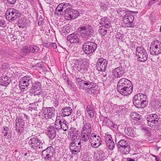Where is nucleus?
<instances>
[{
    "instance_id": "f257e3e1",
    "label": "nucleus",
    "mask_w": 161,
    "mask_h": 161,
    "mask_svg": "<svg viewBox=\"0 0 161 161\" xmlns=\"http://www.w3.org/2000/svg\"><path fill=\"white\" fill-rule=\"evenodd\" d=\"M133 87L131 82L126 78H122L117 83L118 91L123 95L127 96L130 94L133 91Z\"/></svg>"
},
{
    "instance_id": "f03ea898",
    "label": "nucleus",
    "mask_w": 161,
    "mask_h": 161,
    "mask_svg": "<svg viewBox=\"0 0 161 161\" xmlns=\"http://www.w3.org/2000/svg\"><path fill=\"white\" fill-rule=\"evenodd\" d=\"M29 118L26 114H20L19 116H17L15 121V128L16 132L19 135L23 134L25 122H29Z\"/></svg>"
},
{
    "instance_id": "7ed1b4c3",
    "label": "nucleus",
    "mask_w": 161,
    "mask_h": 161,
    "mask_svg": "<svg viewBox=\"0 0 161 161\" xmlns=\"http://www.w3.org/2000/svg\"><path fill=\"white\" fill-rule=\"evenodd\" d=\"M133 103L136 107L143 108L147 104V96L142 93L137 94L134 96Z\"/></svg>"
},
{
    "instance_id": "20e7f679",
    "label": "nucleus",
    "mask_w": 161,
    "mask_h": 161,
    "mask_svg": "<svg viewBox=\"0 0 161 161\" xmlns=\"http://www.w3.org/2000/svg\"><path fill=\"white\" fill-rule=\"evenodd\" d=\"M28 143L29 147L36 151L38 149H42L45 145L43 140H40L36 136L31 138L29 140Z\"/></svg>"
},
{
    "instance_id": "39448f33",
    "label": "nucleus",
    "mask_w": 161,
    "mask_h": 161,
    "mask_svg": "<svg viewBox=\"0 0 161 161\" xmlns=\"http://www.w3.org/2000/svg\"><path fill=\"white\" fill-rule=\"evenodd\" d=\"M80 32L82 36L89 39L93 34L94 31L92 26L89 25H84L79 28Z\"/></svg>"
},
{
    "instance_id": "423d86ee",
    "label": "nucleus",
    "mask_w": 161,
    "mask_h": 161,
    "mask_svg": "<svg viewBox=\"0 0 161 161\" xmlns=\"http://www.w3.org/2000/svg\"><path fill=\"white\" fill-rule=\"evenodd\" d=\"M136 55L137 59L141 62H144L148 58V54L143 46L137 47L136 48Z\"/></svg>"
},
{
    "instance_id": "0eeeda50",
    "label": "nucleus",
    "mask_w": 161,
    "mask_h": 161,
    "mask_svg": "<svg viewBox=\"0 0 161 161\" xmlns=\"http://www.w3.org/2000/svg\"><path fill=\"white\" fill-rule=\"evenodd\" d=\"M97 47L96 43L87 41L85 42L82 46V50L86 54H89L94 52Z\"/></svg>"
},
{
    "instance_id": "6e6552de",
    "label": "nucleus",
    "mask_w": 161,
    "mask_h": 161,
    "mask_svg": "<svg viewBox=\"0 0 161 161\" xmlns=\"http://www.w3.org/2000/svg\"><path fill=\"white\" fill-rule=\"evenodd\" d=\"M125 73V66L124 64H121L113 70L112 75L115 78H119L122 77Z\"/></svg>"
},
{
    "instance_id": "1a4fd4ad",
    "label": "nucleus",
    "mask_w": 161,
    "mask_h": 161,
    "mask_svg": "<svg viewBox=\"0 0 161 161\" xmlns=\"http://www.w3.org/2000/svg\"><path fill=\"white\" fill-rule=\"evenodd\" d=\"M20 15L19 11L13 8L8 9L6 13V19L10 21L15 20Z\"/></svg>"
},
{
    "instance_id": "9d476101",
    "label": "nucleus",
    "mask_w": 161,
    "mask_h": 161,
    "mask_svg": "<svg viewBox=\"0 0 161 161\" xmlns=\"http://www.w3.org/2000/svg\"><path fill=\"white\" fill-rule=\"evenodd\" d=\"M43 116L46 119H51L55 116L56 111L53 107H43L42 109Z\"/></svg>"
},
{
    "instance_id": "9b49d317",
    "label": "nucleus",
    "mask_w": 161,
    "mask_h": 161,
    "mask_svg": "<svg viewBox=\"0 0 161 161\" xmlns=\"http://www.w3.org/2000/svg\"><path fill=\"white\" fill-rule=\"evenodd\" d=\"M32 78L31 76H25L20 79L19 81V86L20 89L22 90L25 89L32 83Z\"/></svg>"
},
{
    "instance_id": "f8f14e48",
    "label": "nucleus",
    "mask_w": 161,
    "mask_h": 161,
    "mask_svg": "<svg viewBox=\"0 0 161 161\" xmlns=\"http://www.w3.org/2000/svg\"><path fill=\"white\" fill-rule=\"evenodd\" d=\"M65 15L70 20L74 19L77 18L79 15V12L77 10L71 8H69L64 10Z\"/></svg>"
},
{
    "instance_id": "ddd939ff",
    "label": "nucleus",
    "mask_w": 161,
    "mask_h": 161,
    "mask_svg": "<svg viewBox=\"0 0 161 161\" xmlns=\"http://www.w3.org/2000/svg\"><path fill=\"white\" fill-rule=\"evenodd\" d=\"M134 15L130 12H128L123 18V21L125 25L128 27H133L134 26L133 20Z\"/></svg>"
},
{
    "instance_id": "4468645a",
    "label": "nucleus",
    "mask_w": 161,
    "mask_h": 161,
    "mask_svg": "<svg viewBox=\"0 0 161 161\" xmlns=\"http://www.w3.org/2000/svg\"><path fill=\"white\" fill-rule=\"evenodd\" d=\"M89 59L80 58V63L78 68L79 71L83 74L87 71L89 67Z\"/></svg>"
},
{
    "instance_id": "2eb2a0df",
    "label": "nucleus",
    "mask_w": 161,
    "mask_h": 161,
    "mask_svg": "<svg viewBox=\"0 0 161 161\" xmlns=\"http://www.w3.org/2000/svg\"><path fill=\"white\" fill-rule=\"evenodd\" d=\"M76 141H72L69 144V149L72 153L74 154H76L79 153L81 148V142L76 143Z\"/></svg>"
},
{
    "instance_id": "dca6fc26",
    "label": "nucleus",
    "mask_w": 161,
    "mask_h": 161,
    "mask_svg": "<svg viewBox=\"0 0 161 161\" xmlns=\"http://www.w3.org/2000/svg\"><path fill=\"white\" fill-rule=\"evenodd\" d=\"M108 61L103 58H98L96 64L97 69L99 71H104L107 67Z\"/></svg>"
},
{
    "instance_id": "f3484780",
    "label": "nucleus",
    "mask_w": 161,
    "mask_h": 161,
    "mask_svg": "<svg viewBox=\"0 0 161 161\" xmlns=\"http://www.w3.org/2000/svg\"><path fill=\"white\" fill-rule=\"evenodd\" d=\"M90 138L91 140V144L92 147L97 148L101 144L100 142H102V141L101 138L99 136L97 137L96 135L94 133L92 134Z\"/></svg>"
},
{
    "instance_id": "a211bd4d",
    "label": "nucleus",
    "mask_w": 161,
    "mask_h": 161,
    "mask_svg": "<svg viewBox=\"0 0 161 161\" xmlns=\"http://www.w3.org/2000/svg\"><path fill=\"white\" fill-rule=\"evenodd\" d=\"M67 39L71 44H76L79 42V39L76 33H73L67 36Z\"/></svg>"
},
{
    "instance_id": "6ab92c4d",
    "label": "nucleus",
    "mask_w": 161,
    "mask_h": 161,
    "mask_svg": "<svg viewBox=\"0 0 161 161\" xmlns=\"http://www.w3.org/2000/svg\"><path fill=\"white\" fill-rule=\"evenodd\" d=\"M46 130L47 134L49 139H53L55 138L56 132L53 126H50L48 127Z\"/></svg>"
},
{
    "instance_id": "aec40b11",
    "label": "nucleus",
    "mask_w": 161,
    "mask_h": 161,
    "mask_svg": "<svg viewBox=\"0 0 161 161\" xmlns=\"http://www.w3.org/2000/svg\"><path fill=\"white\" fill-rule=\"evenodd\" d=\"M73 112L72 108L69 107L63 108L61 110V115L63 117L70 115Z\"/></svg>"
},
{
    "instance_id": "412c9836",
    "label": "nucleus",
    "mask_w": 161,
    "mask_h": 161,
    "mask_svg": "<svg viewBox=\"0 0 161 161\" xmlns=\"http://www.w3.org/2000/svg\"><path fill=\"white\" fill-rule=\"evenodd\" d=\"M79 131L77 129L71 127L69 131V134L71 137L78 139L79 138Z\"/></svg>"
},
{
    "instance_id": "4be33fe9",
    "label": "nucleus",
    "mask_w": 161,
    "mask_h": 161,
    "mask_svg": "<svg viewBox=\"0 0 161 161\" xmlns=\"http://www.w3.org/2000/svg\"><path fill=\"white\" fill-rule=\"evenodd\" d=\"M8 74L4 76L1 77L0 80V83L1 85L6 86L8 85L11 82V77L8 76Z\"/></svg>"
},
{
    "instance_id": "5701e85b",
    "label": "nucleus",
    "mask_w": 161,
    "mask_h": 161,
    "mask_svg": "<svg viewBox=\"0 0 161 161\" xmlns=\"http://www.w3.org/2000/svg\"><path fill=\"white\" fill-rule=\"evenodd\" d=\"M91 131L82 129L81 131V139L83 141H86L90 137Z\"/></svg>"
},
{
    "instance_id": "b1692460",
    "label": "nucleus",
    "mask_w": 161,
    "mask_h": 161,
    "mask_svg": "<svg viewBox=\"0 0 161 161\" xmlns=\"http://www.w3.org/2000/svg\"><path fill=\"white\" fill-rule=\"evenodd\" d=\"M75 82L80 89H86V88L84 87V85L86 82L81 79V78L80 76L77 75L75 78Z\"/></svg>"
},
{
    "instance_id": "393cba45",
    "label": "nucleus",
    "mask_w": 161,
    "mask_h": 161,
    "mask_svg": "<svg viewBox=\"0 0 161 161\" xmlns=\"http://www.w3.org/2000/svg\"><path fill=\"white\" fill-rule=\"evenodd\" d=\"M150 116H147V121L148 125L151 127H154L155 126H157L159 124L160 122V120L153 119L152 120Z\"/></svg>"
},
{
    "instance_id": "a878e982",
    "label": "nucleus",
    "mask_w": 161,
    "mask_h": 161,
    "mask_svg": "<svg viewBox=\"0 0 161 161\" xmlns=\"http://www.w3.org/2000/svg\"><path fill=\"white\" fill-rule=\"evenodd\" d=\"M111 21L110 19L107 17H104L100 19V24L102 26L106 28H109L111 25Z\"/></svg>"
},
{
    "instance_id": "bb28decb",
    "label": "nucleus",
    "mask_w": 161,
    "mask_h": 161,
    "mask_svg": "<svg viewBox=\"0 0 161 161\" xmlns=\"http://www.w3.org/2000/svg\"><path fill=\"white\" fill-rule=\"evenodd\" d=\"M153 47V48L161 50V42L158 40L153 41L151 43L150 47Z\"/></svg>"
},
{
    "instance_id": "cd10ccee",
    "label": "nucleus",
    "mask_w": 161,
    "mask_h": 161,
    "mask_svg": "<svg viewBox=\"0 0 161 161\" xmlns=\"http://www.w3.org/2000/svg\"><path fill=\"white\" fill-rule=\"evenodd\" d=\"M125 133L128 136L131 137L134 136L135 131L134 129L131 127H126L125 130Z\"/></svg>"
},
{
    "instance_id": "c85d7f7f",
    "label": "nucleus",
    "mask_w": 161,
    "mask_h": 161,
    "mask_svg": "<svg viewBox=\"0 0 161 161\" xmlns=\"http://www.w3.org/2000/svg\"><path fill=\"white\" fill-rule=\"evenodd\" d=\"M129 145L128 142L125 139H121L117 143L118 149L125 147L126 145Z\"/></svg>"
},
{
    "instance_id": "c756f323",
    "label": "nucleus",
    "mask_w": 161,
    "mask_h": 161,
    "mask_svg": "<svg viewBox=\"0 0 161 161\" xmlns=\"http://www.w3.org/2000/svg\"><path fill=\"white\" fill-rule=\"evenodd\" d=\"M149 52L150 54L153 56H157L161 53V50L150 47Z\"/></svg>"
},
{
    "instance_id": "7c9ffc66",
    "label": "nucleus",
    "mask_w": 161,
    "mask_h": 161,
    "mask_svg": "<svg viewBox=\"0 0 161 161\" xmlns=\"http://www.w3.org/2000/svg\"><path fill=\"white\" fill-rule=\"evenodd\" d=\"M130 148L129 145H127L121 148L120 149H118L120 152L123 154H127L130 152Z\"/></svg>"
},
{
    "instance_id": "2f4dec72",
    "label": "nucleus",
    "mask_w": 161,
    "mask_h": 161,
    "mask_svg": "<svg viewBox=\"0 0 161 161\" xmlns=\"http://www.w3.org/2000/svg\"><path fill=\"white\" fill-rule=\"evenodd\" d=\"M40 90L41 89H38L36 88L34 89L33 88L31 87V89L30 91V93L31 96H38L40 95L41 93V91Z\"/></svg>"
},
{
    "instance_id": "473e14b6",
    "label": "nucleus",
    "mask_w": 161,
    "mask_h": 161,
    "mask_svg": "<svg viewBox=\"0 0 161 161\" xmlns=\"http://www.w3.org/2000/svg\"><path fill=\"white\" fill-rule=\"evenodd\" d=\"M131 119L136 121H138L141 119V116L136 112H133L130 114Z\"/></svg>"
},
{
    "instance_id": "72a5a7b5",
    "label": "nucleus",
    "mask_w": 161,
    "mask_h": 161,
    "mask_svg": "<svg viewBox=\"0 0 161 161\" xmlns=\"http://www.w3.org/2000/svg\"><path fill=\"white\" fill-rule=\"evenodd\" d=\"M42 158L44 159L45 160H50L53 158L52 156L50 154L47 153H46V151L45 150H43L42 151Z\"/></svg>"
},
{
    "instance_id": "f704fd0d",
    "label": "nucleus",
    "mask_w": 161,
    "mask_h": 161,
    "mask_svg": "<svg viewBox=\"0 0 161 161\" xmlns=\"http://www.w3.org/2000/svg\"><path fill=\"white\" fill-rule=\"evenodd\" d=\"M92 86L90 87H92V88H95L96 86H97V84L96 83H94L93 81H86V82L85 83L84 85V87H86V89H82L84 90H86L87 89L88 86Z\"/></svg>"
},
{
    "instance_id": "c9c22d12",
    "label": "nucleus",
    "mask_w": 161,
    "mask_h": 161,
    "mask_svg": "<svg viewBox=\"0 0 161 161\" xmlns=\"http://www.w3.org/2000/svg\"><path fill=\"white\" fill-rule=\"evenodd\" d=\"M109 28L103 26L100 27L99 29V34L102 36H105L107 34V30Z\"/></svg>"
},
{
    "instance_id": "e433bc0d",
    "label": "nucleus",
    "mask_w": 161,
    "mask_h": 161,
    "mask_svg": "<svg viewBox=\"0 0 161 161\" xmlns=\"http://www.w3.org/2000/svg\"><path fill=\"white\" fill-rule=\"evenodd\" d=\"M117 13L120 16L123 17L128 12L125 8H120L117 10Z\"/></svg>"
},
{
    "instance_id": "4c0bfd02",
    "label": "nucleus",
    "mask_w": 161,
    "mask_h": 161,
    "mask_svg": "<svg viewBox=\"0 0 161 161\" xmlns=\"http://www.w3.org/2000/svg\"><path fill=\"white\" fill-rule=\"evenodd\" d=\"M2 130H3L2 134H3V136L6 137L8 136V137L9 136H10V137H11V136L9 135V128L8 127L4 126Z\"/></svg>"
},
{
    "instance_id": "58836bf2",
    "label": "nucleus",
    "mask_w": 161,
    "mask_h": 161,
    "mask_svg": "<svg viewBox=\"0 0 161 161\" xmlns=\"http://www.w3.org/2000/svg\"><path fill=\"white\" fill-rule=\"evenodd\" d=\"M32 86L31 88H36L38 89H41L42 88V86L41 83L38 81H34L33 82H32Z\"/></svg>"
},
{
    "instance_id": "ea45409f",
    "label": "nucleus",
    "mask_w": 161,
    "mask_h": 161,
    "mask_svg": "<svg viewBox=\"0 0 161 161\" xmlns=\"http://www.w3.org/2000/svg\"><path fill=\"white\" fill-rule=\"evenodd\" d=\"M64 8L58 5L55 9V13L56 14L62 15L63 14Z\"/></svg>"
},
{
    "instance_id": "a19ab883",
    "label": "nucleus",
    "mask_w": 161,
    "mask_h": 161,
    "mask_svg": "<svg viewBox=\"0 0 161 161\" xmlns=\"http://www.w3.org/2000/svg\"><path fill=\"white\" fill-rule=\"evenodd\" d=\"M103 123L104 125L108 127L110 126L112 123V121L107 117L103 116Z\"/></svg>"
},
{
    "instance_id": "79ce46f5",
    "label": "nucleus",
    "mask_w": 161,
    "mask_h": 161,
    "mask_svg": "<svg viewBox=\"0 0 161 161\" xmlns=\"http://www.w3.org/2000/svg\"><path fill=\"white\" fill-rule=\"evenodd\" d=\"M46 151L47 153L50 154L52 156H53V153L55 152L54 148L52 146L48 147L46 149L43 150Z\"/></svg>"
},
{
    "instance_id": "37998d69",
    "label": "nucleus",
    "mask_w": 161,
    "mask_h": 161,
    "mask_svg": "<svg viewBox=\"0 0 161 161\" xmlns=\"http://www.w3.org/2000/svg\"><path fill=\"white\" fill-rule=\"evenodd\" d=\"M106 143L108 149L111 150H113L115 147V144L113 141Z\"/></svg>"
},
{
    "instance_id": "c03bdc74",
    "label": "nucleus",
    "mask_w": 161,
    "mask_h": 161,
    "mask_svg": "<svg viewBox=\"0 0 161 161\" xmlns=\"http://www.w3.org/2000/svg\"><path fill=\"white\" fill-rule=\"evenodd\" d=\"M39 49V47L36 46L30 45V53H37Z\"/></svg>"
},
{
    "instance_id": "a18cd8bd",
    "label": "nucleus",
    "mask_w": 161,
    "mask_h": 161,
    "mask_svg": "<svg viewBox=\"0 0 161 161\" xmlns=\"http://www.w3.org/2000/svg\"><path fill=\"white\" fill-rule=\"evenodd\" d=\"M104 138L106 143H107L108 142H109L113 141L111 135L110 134L108 133L105 134Z\"/></svg>"
},
{
    "instance_id": "49530a36",
    "label": "nucleus",
    "mask_w": 161,
    "mask_h": 161,
    "mask_svg": "<svg viewBox=\"0 0 161 161\" xmlns=\"http://www.w3.org/2000/svg\"><path fill=\"white\" fill-rule=\"evenodd\" d=\"M80 118H82L83 119H84V117L83 115H81L80 111L78 110L76 112V113L74 115V120H76Z\"/></svg>"
},
{
    "instance_id": "de8ad7c7",
    "label": "nucleus",
    "mask_w": 161,
    "mask_h": 161,
    "mask_svg": "<svg viewBox=\"0 0 161 161\" xmlns=\"http://www.w3.org/2000/svg\"><path fill=\"white\" fill-rule=\"evenodd\" d=\"M66 123L67 122L65 120L62 121L61 125V129L63 130L64 131H67L68 130V127Z\"/></svg>"
},
{
    "instance_id": "09e8293b",
    "label": "nucleus",
    "mask_w": 161,
    "mask_h": 161,
    "mask_svg": "<svg viewBox=\"0 0 161 161\" xmlns=\"http://www.w3.org/2000/svg\"><path fill=\"white\" fill-rule=\"evenodd\" d=\"M151 130L150 128L146 126L143 127L141 128V130L142 131H144L146 134L149 135H151Z\"/></svg>"
},
{
    "instance_id": "8fccbe9b",
    "label": "nucleus",
    "mask_w": 161,
    "mask_h": 161,
    "mask_svg": "<svg viewBox=\"0 0 161 161\" xmlns=\"http://www.w3.org/2000/svg\"><path fill=\"white\" fill-rule=\"evenodd\" d=\"M43 123L42 122H39L35 125V127L38 130H40L42 129Z\"/></svg>"
},
{
    "instance_id": "3c124183",
    "label": "nucleus",
    "mask_w": 161,
    "mask_h": 161,
    "mask_svg": "<svg viewBox=\"0 0 161 161\" xmlns=\"http://www.w3.org/2000/svg\"><path fill=\"white\" fill-rule=\"evenodd\" d=\"M36 67L37 69H41L43 70L45 69V67L42 62H39L36 64Z\"/></svg>"
},
{
    "instance_id": "603ef678",
    "label": "nucleus",
    "mask_w": 161,
    "mask_h": 161,
    "mask_svg": "<svg viewBox=\"0 0 161 161\" xmlns=\"http://www.w3.org/2000/svg\"><path fill=\"white\" fill-rule=\"evenodd\" d=\"M87 93L88 94H95L96 92V89L94 88H92V87L88 88V87H87Z\"/></svg>"
},
{
    "instance_id": "864d4df0",
    "label": "nucleus",
    "mask_w": 161,
    "mask_h": 161,
    "mask_svg": "<svg viewBox=\"0 0 161 161\" xmlns=\"http://www.w3.org/2000/svg\"><path fill=\"white\" fill-rule=\"evenodd\" d=\"M30 45L26 46L23 47L22 49L23 52L26 53H30Z\"/></svg>"
},
{
    "instance_id": "5fc2aeb1",
    "label": "nucleus",
    "mask_w": 161,
    "mask_h": 161,
    "mask_svg": "<svg viewBox=\"0 0 161 161\" xmlns=\"http://www.w3.org/2000/svg\"><path fill=\"white\" fill-rule=\"evenodd\" d=\"M1 68L4 71L6 70L9 67L8 64L6 63L1 62Z\"/></svg>"
},
{
    "instance_id": "6e6d98bb",
    "label": "nucleus",
    "mask_w": 161,
    "mask_h": 161,
    "mask_svg": "<svg viewBox=\"0 0 161 161\" xmlns=\"http://www.w3.org/2000/svg\"><path fill=\"white\" fill-rule=\"evenodd\" d=\"M72 62H73V64H75L76 66H77L78 68L79 67L80 63V58L79 59H71Z\"/></svg>"
},
{
    "instance_id": "4d7b16f0",
    "label": "nucleus",
    "mask_w": 161,
    "mask_h": 161,
    "mask_svg": "<svg viewBox=\"0 0 161 161\" xmlns=\"http://www.w3.org/2000/svg\"><path fill=\"white\" fill-rule=\"evenodd\" d=\"M82 129L92 131L91 125L89 123H87L84 125Z\"/></svg>"
},
{
    "instance_id": "13d9d810",
    "label": "nucleus",
    "mask_w": 161,
    "mask_h": 161,
    "mask_svg": "<svg viewBox=\"0 0 161 161\" xmlns=\"http://www.w3.org/2000/svg\"><path fill=\"white\" fill-rule=\"evenodd\" d=\"M148 116H150L151 117V118H152V120L153 119H158L159 120L160 117L157 114H151L150 115H148Z\"/></svg>"
},
{
    "instance_id": "bf43d9fd",
    "label": "nucleus",
    "mask_w": 161,
    "mask_h": 161,
    "mask_svg": "<svg viewBox=\"0 0 161 161\" xmlns=\"http://www.w3.org/2000/svg\"><path fill=\"white\" fill-rule=\"evenodd\" d=\"M154 106L156 108H158L161 107V103L158 100H157L155 102Z\"/></svg>"
},
{
    "instance_id": "052dcab7",
    "label": "nucleus",
    "mask_w": 161,
    "mask_h": 161,
    "mask_svg": "<svg viewBox=\"0 0 161 161\" xmlns=\"http://www.w3.org/2000/svg\"><path fill=\"white\" fill-rule=\"evenodd\" d=\"M107 152V151L100 149L99 151V157L100 155L102 157H105V153H106Z\"/></svg>"
},
{
    "instance_id": "680f3d73",
    "label": "nucleus",
    "mask_w": 161,
    "mask_h": 161,
    "mask_svg": "<svg viewBox=\"0 0 161 161\" xmlns=\"http://www.w3.org/2000/svg\"><path fill=\"white\" fill-rule=\"evenodd\" d=\"M101 148L100 149H102V150H103L105 151H107L108 150V147L107 146L106 144H101Z\"/></svg>"
},
{
    "instance_id": "e2e57ef3",
    "label": "nucleus",
    "mask_w": 161,
    "mask_h": 161,
    "mask_svg": "<svg viewBox=\"0 0 161 161\" xmlns=\"http://www.w3.org/2000/svg\"><path fill=\"white\" fill-rule=\"evenodd\" d=\"M5 21L3 19H1L0 20V27H5L6 26Z\"/></svg>"
},
{
    "instance_id": "0e129e2a",
    "label": "nucleus",
    "mask_w": 161,
    "mask_h": 161,
    "mask_svg": "<svg viewBox=\"0 0 161 161\" xmlns=\"http://www.w3.org/2000/svg\"><path fill=\"white\" fill-rule=\"evenodd\" d=\"M59 101L57 99H55L53 101V105L54 107H57L58 105Z\"/></svg>"
},
{
    "instance_id": "69168bd1",
    "label": "nucleus",
    "mask_w": 161,
    "mask_h": 161,
    "mask_svg": "<svg viewBox=\"0 0 161 161\" xmlns=\"http://www.w3.org/2000/svg\"><path fill=\"white\" fill-rule=\"evenodd\" d=\"M94 110L93 109H92V110L90 112H88V114L90 118H92L94 116Z\"/></svg>"
},
{
    "instance_id": "338daca9",
    "label": "nucleus",
    "mask_w": 161,
    "mask_h": 161,
    "mask_svg": "<svg viewBox=\"0 0 161 161\" xmlns=\"http://www.w3.org/2000/svg\"><path fill=\"white\" fill-rule=\"evenodd\" d=\"M157 2V1L156 0H150L149 1L148 4V6H151L152 5Z\"/></svg>"
},
{
    "instance_id": "774afa93",
    "label": "nucleus",
    "mask_w": 161,
    "mask_h": 161,
    "mask_svg": "<svg viewBox=\"0 0 161 161\" xmlns=\"http://www.w3.org/2000/svg\"><path fill=\"white\" fill-rule=\"evenodd\" d=\"M61 125H55L54 127L55 128V130L58 131L61 130Z\"/></svg>"
}]
</instances>
